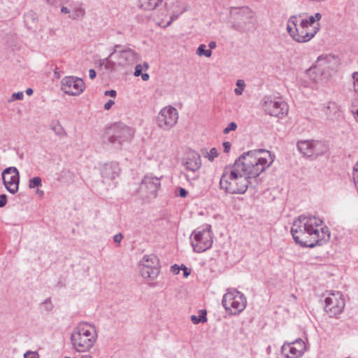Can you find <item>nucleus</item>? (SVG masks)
I'll list each match as a JSON object with an SVG mask.
<instances>
[{
	"instance_id": "nucleus-1",
	"label": "nucleus",
	"mask_w": 358,
	"mask_h": 358,
	"mask_svg": "<svg viewBox=\"0 0 358 358\" xmlns=\"http://www.w3.org/2000/svg\"><path fill=\"white\" fill-rule=\"evenodd\" d=\"M291 233L294 241L302 247L322 245L330 238L328 227L315 216H299L292 223Z\"/></svg>"
},
{
	"instance_id": "nucleus-2",
	"label": "nucleus",
	"mask_w": 358,
	"mask_h": 358,
	"mask_svg": "<svg viewBox=\"0 0 358 358\" xmlns=\"http://www.w3.org/2000/svg\"><path fill=\"white\" fill-rule=\"evenodd\" d=\"M273 162L270 152L260 149L243 153L234 165L250 180L258 177Z\"/></svg>"
},
{
	"instance_id": "nucleus-3",
	"label": "nucleus",
	"mask_w": 358,
	"mask_h": 358,
	"mask_svg": "<svg viewBox=\"0 0 358 358\" xmlns=\"http://www.w3.org/2000/svg\"><path fill=\"white\" fill-rule=\"evenodd\" d=\"M251 185V180L234 165L225 167L220 180V189L230 194H244Z\"/></svg>"
},
{
	"instance_id": "nucleus-4",
	"label": "nucleus",
	"mask_w": 358,
	"mask_h": 358,
	"mask_svg": "<svg viewBox=\"0 0 358 358\" xmlns=\"http://www.w3.org/2000/svg\"><path fill=\"white\" fill-rule=\"evenodd\" d=\"M141 59V55L132 48L117 44L113 47L112 52L103 62L107 70L115 71L118 67L132 66Z\"/></svg>"
},
{
	"instance_id": "nucleus-5",
	"label": "nucleus",
	"mask_w": 358,
	"mask_h": 358,
	"mask_svg": "<svg viewBox=\"0 0 358 358\" xmlns=\"http://www.w3.org/2000/svg\"><path fill=\"white\" fill-rule=\"evenodd\" d=\"M97 336L94 325L87 322H80L71 333L72 348L79 352H88L96 342Z\"/></svg>"
},
{
	"instance_id": "nucleus-6",
	"label": "nucleus",
	"mask_w": 358,
	"mask_h": 358,
	"mask_svg": "<svg viewBox=\"0 0 358 358\" xmlns=\"http://www.w3.org/2000/svg\"><path fill=\"white\" fill-rule=\"evenodd\" d=\"M134 131L129 127L118 124L109 129L103 137V143L114 149H120L124 142H129Z\"/></svg>"
},
{
	"instance_id": "nucleus-7",
	"label": "nucleus",
	"mask_w": 358,
	"mask_h": 358,
	"mask_svg": "<svg viewBox=\"0 0 358 358\" xmlns=\"http://www.w3.org/2000/svg\"><path fill=\"white\" fill-rule=\"evenodd\" d=\"M222 304L227 311L232 315H238L246 307L247 300L243 294L236 289L228 290L224 294Z\"/></svg>"
},
{
	"instance_id": "nucleus-8",
	"label": "nucleus",
	"mask_w": 358,
	"mask_h": 358,
	"mask_svg": "<svg viewBox=\"0 0 358 358\" xmlns=\"http://www.w3.org/2000/svg\"><path fill=\"white\" fill-rule=\"evenodd\" d=\"M262 106L266 114L280 118L287 115L289 111L287 103L281 98L264 97Z\"/></svg>"
},
{
	"instance_id": "nucleus-9",
	"label": "nucleus",
	"mask_w": 358,
	"mask_h": 358,
	"mask_svg": "<svg viewBox=\"0 0 358 358\" xmlns=\"http://www.w3.org/2000/svg\"><path fill=\"white\" fill-rule=\"evenodd\" d=\"M190 238L192 246L196 252H204L213 244L212 233L208 228L201 231L194 230Z\"/></svg>"
},
{
	"instance_id": "nucleus-10",
	"label": "nucleus",
	"mask_w": 358,
	"mask_h": 358,
	"mask_svg": "<svg viewBox=\"0 0 358 358\" xmlns=\"http://www.w3.org/2000/svg\"><path fill=\"white\" fill-rule=\"evenodd\" d=\"M178 120V110L171 106L163 108L156 118L157 126L163 130H170L177 123Z\"/></svg>"
},
{
	"instance_id": "nucleus-11",
	"label": "nucleus",
	"mask_w": 358,
	"mask_h": 358,
	"mask_svg": "<svg viewBox=\"0 0 358 358\" xmlns=\"http://www.w3.org/2000/svg\"><path fill=\"white\" fill-rule=\"evenodd\" d=\"M141 273L144 278L154 280L158 276L160 265L159 260L155 255H144L141 260Z\"/></svg>"
},
{
	"instance_id": "nucleus-12",
	"label": "nucleus",
	"mask_w": 358,
	"mask_h": 358,
	"mask_svg": "<svg viewBox=\"0 0 358 358\" xmlns=\"http://www.w3.org/2000/svg\"><path fill=\"white\" fill-rule=\"evenodd\" d=\"M308 350L305 342L301 338H297L292 342H285L280 349L283 358H301Z\"/></svg>"
},
{
	"instance_id": "nucleus-13",
	"label": "nucleus",
	"mask_w": 358,
	"mask_h": 358,
	"mask_svg": "<svg viewBox=\"0 0 358 358\" xmlns=\"http://www.w3.org/2000/svg\"><path fill=\"white\" fill-rule=\"evenodd\" d=\"M345 300L340 292H331L325 299V311L330 317L341 314L345 308Z\"/></svg>"
},
{
	"instance_id": "nucleus-14",
	"label": "nucleus",
	"mask_w": 358,
	"mask_h": 358,
	"mask_svg": "<svg viewBox=\"0 0 358 358\" xmlns=\"http://www.w3.org/2000/svg\"><path fill=\"white\" fill-rule=\"evenodd\" d=\"M62 90L67 94L78 96L85 90L84 81L78 77L66 76L62 80Z\"/></svg>"
},
{
	"instance_id": "nucleus-15",
	"label": "nucleus",
	"mask_w": 358,
	"mask_h": 358,
	"mask_svg": "<svg viewBox=\"0 0 358 358\" xmlns=\"http://www.w3.org/2000/svg\"><path fill=\"white\" fill-rule=\"evenodd\" d=\"M3 183L6 189L11 194L18 191L20 175L15 167H8L2 172Z\"/></svg>"
},
{
	"instance_id": "nucleus-16",
	"label": "nucleus",
	"mask_w": 358,
	"mask_h": 358,
	"mask_svg": "<svg viewBox=\"0 0 358 358\" xmlns=\"http://www.w3.org/2000/svg\"><path fill=\"white\" fill-rule=\"evenodd\" d=\"M66 6L61 7V13L69 14V17L73 20H79L85 15V9L82 2L78 1H67Z\"/></svg>"
},
{
	"instance_id": "nucleus-17",
	"label": "nucleus",
	"mask_w": 358,
	"mask_h": 358,
	"mask_svg": "<svg viewBox=\"0 0 358 358\" xmlns=\"http://www.w3.org/2000/svg\"><path fill=\"white\" fill-rule=\"evenodd\" d=\"M185 168L193 173V176L186 175L187 179L190 178L196 180L199 178V175L196 173L201 166V160L199 154L195 151L191 150L187 153L186 158L183 162Z\"/></svg>"
},
{
	"instance_id": "nucleus-18",
	"label": "nucleus",
	"mask_w": 358,
	"mask_h": 358,
	"mask_svg": "<svg viewBox=\"0 0 358 358\" xmlns=\"http://www.w3.org/2000/svg\"><path fill=\"white\" fill-rule=\"evenodd\" d=\"M320 23L316 27H310L300 22L296 31L294 41L298 43H306L310 41L320 30Z\"/></svg>"
},
{
	"instance_id": "nucleus-19",
	"label": "nucleus",
	"mask_w": 358,
	"mask_h": 358,
	"mask_svg": "<svg viewBox=\"0 0 358 358\" xmlns=\"http://www.w3.org/2000/svg\"><path fill=\"white\" fill-rule=\"evenodd\" d=\"M159 187V179L157 177L145 176L141 184V189L145 187L148 193L154 196L156 195Z\"/></svg>"
},
{
	"instance_id": "nucleus-20",
	"label": "nucleus",
	"mask_w": 358,
	"mask_h": 358,
	"mask_svg": "<svg viewBox=\"0 0 358 358\" xmlns=\"http://www.w3.org/2000/svg\"><path fill=\"white\" fill-rule=\"evenodd\" d=\"M120 168L117 163L110 162L106 164L101 169V176L103 179L114 180L118 176Z\"/></svg>"
},
{
	"instance_id": "nucleus-21",
	"label": "nucleus",
	"mask_w": 358,
	"mask_h": 358,
	"mask_svg": "<svg viewBox=\"0 0 358 358\" xmlns=\"http://www.w3.org/2000/svg\"><path fill=\"white\" fill-rule=\"evenodd\" d=\"M313 141H300L297 143V148L304 156L313 157Z\"/></svg>"
},
{
	"instance_id": "nucleus-22",
	"label": "nucleus",
	"mask_w": 358,
	"mask_h": 358,
	"mask_svg": "<svg viewBox=\"0 0 358 358\" xmlns=\"http://www.w3.org/2000/svg\"><path fill=\"white\" fill-rule=\"evenodd\" d=\"M301 15H292L287 21V31L290 35V36L294 40V37L296 35V31L298 29V18Z\"/></svg>"
},
{
	"instance_id": "nucleus-23",
	"label": "nucleus",
	"mask_w": 358,
	"mask_h": 358,
	"mask_svg": "<svg viewBox=\"0 0 358 358\" xmlns=\"http://www.w3.org/2000/svg\"><path fill=\"white\" fill-rule=\"evenodd\" d=\"M162 1L163 0H138V6L145 10H152Z\"/></svg>"
},
{
	"instance_id": "nucleus-24",
	"label": "nucleus",
	"mask_w": 358,
	"mask_h": 358,
	"mask_svg": "<svg viewBox=\"0 0 358 358\" xmlns=\"http://www.w3.org/2000/svg\"><path fill=\"white\" fill-rule=\"evenodd\" d=\"M313 156H319L324 154L328 150L327 145L320 141H313Z\"/></svg>"
},
{
	"instance_id": "nucleus-25",
	"label": "nucleus",
	"mask_w": 358,
	"mask_h": 358,
	"mask_svg": "<svg viewBox=\"0 0 358 358\" xmlns=\"http://www.w3.org/2000/svg\"><path fill=\"white\" fill-rule=\"evenodd\" d=\"M37 20V14L32 10L28 11L24 15V22L25 27L29 29H31L33 27V26L36 24Z\"/></svg>"
},
{
	"instance_id": "nucleus-26",
	"label": "nucleus",
	"mask_w": 358,
	"mask_h": 358,
	"mask_svg": "<svg viewBox=\"0 0 358 358\" xmlns=\"http://www.w3.org/2000/svg\"><path fill=\"white\" fill-rule=\"evenodd\" d=\"M306 73L310 78V79L315 83H318L322 80L321 71L316 67L310 68L307 70Z\"/></svg>"
},
{
	"instance_id": "nucleus-27",
	"label": "nucleus",
	"mask_w": 358,
	"mask_h": 358,
	"mask_svg": "<svg viewBox=\"0 0 358 358\" xmlns=\"http://www.w3.org/2000/svg\"><path fill=\"white\" fill-rule=\"evenodd\" d=\"M191 320L195 324H197L199 323L206 322L207 321L206 311L205 310H201L199 311V315L198 316H196V315L191 316Z\"/></svg>"
},
{
	"instance_id": "nucleus-28",
	"label": "nucleus",
	"mask_w": 358,
	"mask_h": 358,
	"mask_svg": "<svg viewBox=\"0 0 358 358\" xmlns=\"http://www.w3.org/2000/svg\"><path fill=\"white\" fill-rule=\"evenodd\" d=\"M50 127L57 135L60 136L65 133L63 127L57 120H52L50 124Z\"/></svg>"
},
{
	"instance_id": "nucleus-29",
	"label": "nucleus",
	"mask_w": 358,
	"mask_h": 358,
	"mask_svg": "<svg viewBox=\"0 0 358 358\" xmlns=\"http://www.w3.org/2000/svg\"><path fill=\"white\" fill-rule=\"evenodd\" d=\"M196 54L199 56H206V57H210L212 55V51L210 50H206V45L204 44H201L197 48Z\"/></svg>"
},
{
	"instance_id": "nucleus-30",
	"label": "nucleus",
	"mask_w": 358,
	"mask_h": 358,
	"mask_svg": "<svg viewBox=\"0 0 358 358\" xmlns=\"http://www.w3.org/2000/svg\"><path fill=\"white\" fill-rule=\"evenodd\" d=\"M188 10V6L187 5H185L183 6V8L179 10L177 13H173L171 16V19L170 20L167 22V24L166 26H169L173 21L176 20V19L178 18L179 15L182 14L183 13H185V11H187Z\"/></svg>"
},
{
	"instance_id": "nucleus-31",
	"label": "nucleus",
	"mask_w": 358,
	"mask_h": 358,
	"mask_svg": "<svg viewBox=\"0 0 358 358\" xmlns=\"http://www.w3.org/2000/svg\"><path fill=\"white\" fill-rule=\"evenodd\" d=\"M41 183H42L41 178L38 176H36L29 180V187L30 189H34L35 187L41 186Z\"/></svg>"
},
{
	"instance_id": "nucleus-32",
	"label": "nucleus",
	"mask_w": 358,
	"mask_h": 358,
	"mask_svg": "<svg viewBox=\"0 0 358 358\" xmlns=\"http://www.w3.org/2000/svg\"><path fill=\"white\" fill-rule=\"evenodd\" d=\"M315 19L313 15H311L308 17V19L302 20L301 23L306 25L307 27H313L317 26V23L315 24Z\"/></svg>"
},
{
	"instance_id": "nucleus-33",
	"label": "nucleus",
	"mask_w": 358,
	"mask_h": 358,
	"mask_svg": "<svg viewBox=\"0 0 358 358\" xmlns=\"http://www.w3.org/2000/svg\"><path fill=\"white\" fill-rule=\"evenodd\" d=\"M237 88L234 90V92L236 95H241L243 94L245 83L243 80H238L236 82Z\"/></svg>"
},
{
	"instance_id": "nucleus-34",
	"label": "nucleus",
	"mask_w": 358,
	"mask_h": 358,
	"mask_svg": "<svg viewBox=\"0 0 358 358\" xmlns=\"http://www.w3.org/2000/svg\"><path fill=\"white\" fill-rule=\"evenodd\" d=\"M351 111L356 121L358 122V97L354 99Z\"/></svg>"
},
{
	"instance_id": "nucleus-35",
	"label": "nucleus",
	"mask_w": 358,
	"mask_h": 358,
	"mask_svg": "<svg viewBox=\"0 0 358 358\" xmlns=\"http://www.w3.org/2000/svg\"><path fill=\"white\" fill-rule=\"evenodd\" d=\"M218 156V152L215 148H213L210 149V152L207 153L206 156L208 157V160L213 162L215 157Z\"/></svg>"
},
{
	"instance_id": "nucleus-36",
	"label": "nucleus",
	"mask_w": 358,
	"mask_h": 358,
	"mask_svg": "<svg viewBox=\"0 0 358 358\" xmlns=\"http://www.w3.org/2000/svg\"><path fill=\"white\" fill-rule=\"evenodd\" d=\"M353 180L356 187L358 188V162L356 163L353 168Z\"/></svg>"
},
{
	"instance_id": "nucleus-37",
	"label": "nucleus",
	"mask_w": 358,
	"mask_h": 358,
	"mask_svg": "<svg viewBox=\"0 0 358 358\" xmlns=\"http://www.w3.org/2000/svg\"><path fill=\"white\" fill-rule=\"evenodd\" d=\"M24 97V94L22 92H18L13 93L11 96V98L8 100V102L13 101L15 100H22Z\"/></svg>"
},
{
	"instance_id": "nucleus-38",
	"label": "nucleus",
	"mask_w": 358,
	"mask_h": 358,
	"mask_svg": "<svg viewBox=\"0 0 358 358\" xmlns=\"http://www.w3.org/2000/svg\"><path fill=\"white\" fill-rule=\"evenodd\" d=\"M238 15L241 17H243L244 15H247L246 18H249L252 17V11L248 8H243L238 13Z\"/></svg>"
},
{
	"instance_id": "nucleus-39",
	"label": "nucleus",
	"mask_w": 358,
	"mask_h": 358,
	"mask_svg": "<svg viewBox=\"0 0 358 358\" xmlns=\"http://www.w3.org/2000/svg\"><path fill=\"white\" fill-rule=\"evenodd\" d=\"M237 128V124L232 122L228 124V126L224 129L223 132L224 134H229L231 131L236 130Z\"/></svg>"
},
{
	"instance_id": "nucleus-40",
	"label": "nucleus",
	"mask_w": 358,
	"mask_h": 358,
	"mask_svg": "<svg viewBox=\"0 0 358 358\" xmlns=\"http://www.w3.org/2000/svg\"><path fill=\"white\" fill-rule=\"evenodd\" d=\"M352 79L354 83V90L355 92L358 93V72L353 73Z\"/></svg>"
},
{
	"instance_id": "nucleus-41",
	"label": "nucleus",
	"mask_w": 358,
	"mask_h": 358,
	"mask_svg": "<svg viewBox=\"0 0 358 358\" xmlns=\"http://www.w3.org/2000/svg\"><path fill=\"white\" fill-rule=\"evenodd\" d=\"M24 358H39V355L37 352L33 351H27L24 355Z\"/></svg>"
},
{
	"instance_id": "nucleus-42",
	"label": "nucleus",
	"mask_w": 358,
	"mask_h": 358,
	"mask_svg": "<svg viewBox=\"0 0 358 358\" xmlns=\"http://www.w3.org/2000/svg\"><path fill=\"white\" fill-rule=\"evenodd\" d=\"M143 67L141 64H137L135 67L134 75L136 77L140 76L142 74Z\"/></svg>"
},
{
	"instance_id": "nucleus-43",
	"label": "nucleus",
	"mask_w": 358,
	"mask_h": 358,
	"mask_svg": "<svg viewBox=\"0 0 358 358\" xmlns=\"http://www.w3.org/2000/svg\"><path fill=\"white\" fill-rule=\"evenodd\" d=\"M7 203V196L6 194L0 195V208H3Z\"/></svg>"
},
{
	"instance_id": "nucleus-44",
	"label": "nucleus",
	"mask_w": 358,
	"mask_h": 358,
	"mask_svg": "<svg viewBox=\"0 0 358 358\" xmlns=\"http://www.w3.org/2000/svg\"><path fill=\"white\" fill-rule=\"evenodd\" d=\"M181 269L183 271V276L185 278H187L190 275V270L187 268L185 265H181L180 270Z\"/></svg>"
},
{
	"instance_id": "nucleus-45",
	"label": "nucleus",
	"mask_w": 358,
	"mask_h": 358,
	"mask_svg": "<svg viewBox=\"0 0 358 358\" xmlns=\"http://www.w3.org/2000/svg\"><path fill=\"white\" fill-rule=\"evenodd\" d=\"M123 238V235L121 233H118L113 236L114 242L120 244Z\"/></svg>"
},
{
	"instance_id": "nucleus-46",
	"label": "nucleus",
	"mask_w": 358,
	"mask_h": 358,
	"mask_svg": "<svg viewBox=\"0 0 358 358\" xmlns=\"http://www.w3.org/2000/svg\"><path fill=\"white\" fill-rule=\"evenodd\" d=\"M115 102L113 100L110 99L108 100L103 106V108L106 110L110 109L113 105H114Z\"/></svg>"
},
{
	"instance_id": "nucleus-47",
	"label": "nucleus",
	"mask_w": 358,
	"mask_h": 358,
	"mask_svg": "<svg viewBox=\"0 0 358 358\" xmlns=\"http://www.w3.org/2000/svg\"><path fill=\"white\" fill-rule=\"evenodd\" d=\"M104 94L106 96H110L111 97H115L116 96V94H117V92L114 90H110L105 91Z\"/></svg>"
},
{
	"instance_id": "nucleus-48",
	"label": "nucleus",
	"mask_w": 358,
	"mask_h": 358,
	"mask_svg": "<svg viewBox=\"0 0 358 358\" xmlns=\"http://www.w3.org/2000/svg\"><path fill=\"white\" fill-rule=\"evenodd\" d=\"M187 194V191L182 188V187H180L179 188V190H178V195L182 198H185Z\"/></svg>"
},
{
	"instance_id": "nucleus-49",
	"label": "nucleus",
	"mask_w": 358,
	"mask_h": 358,
	"mask_svg": "<svg viewBox=\"0 0 358 358\" xmlns=\"http://www.w3.org/2000/svg\"><path fill=\"white\" fill-rule=\"evenodd\" d=\"M224 152L228 153L231 148V143L229 142H224L223 143Z\"/></svg>"
},
{
	"instance_id": "nucleus-50",
	"label": "nucleus",
	"mask_w": 358,
	"mask_h": 358,
	"mask_svg": "<svg viewBox=\"0 0 358 358\" xmlns=\"http://www.w3.org/2000/svg\"><path fill=\"white\" fill-rule=\"evenodd\" d=\"M171 271L175 274H178L180 271V267L178 266L177 264H174L171 266Z\"/></svg>"
},
{
	"instance_id": "nucleus-51",
	"label": "nucleus",
	"mask_w": 358,
	"mask_h": 358,
	"mask_svg": "<svg viewBox=\"0 0 358 358\" xmlns=\"http://www.w3.org/2000/svg\"><path fill=\"white\" fill-rule=\"evenodd\" d=\"M96 71L94 69H90V71H89V77H90V79H94V78H96Z\"/></svg>"
},
{
	"instance_id": "nucleus-52",
	"label": "nucleus",
	"mask_w": 358,
	"mask_h": 358,
	"mask_svg": "<svg viewBox=\"0 0 358 358\" xmlns=\"http://www.w3.org/2000/svg\"><path fill=\"white\" fill-rule=\"evenodd\" d=\"M141 76V78L143 81H147L150 78V76L147 73H142V74Z\"/></svg>"
},
{
	"instance_id": "nucleus-53",
	"label": "nucleus",
	"mask_w": 358,
	"mask_h": 358,
	"mask_svg": "<svg viewBox=\"0 0 358 358\" xmlns=\"http://www.w3.org/2000/svg\"><path fill=\"white\" fill-rule=\"evenodd\" d=\"M216 43L215 41H210L209 43H208V47H209V50H212V49H215L216 48Z\"/></svg>"
},
{
	"instance_id": "nucleus-54",
	"label": "nucleus",
	"mask_w": 358,
	"mask_h": 358,
	"mask_svg": "<svg viewBox=\"0 0 358 358\" xmlns=\"http://www.w3.org/2000/svg\"><path fill=\"white\" fill-rule=\"evenodd\" d=\"M313 16L316 21H319L322 18V15L320 13H315V15Z\"/></svg>"
},
{
	"instance_id": "nucleus-55",
	"label": "nucleus",
	"mask_w": 358,
	"mask_h": 358,
	"mask_svg": "<svg viewBox=\"0 0 358 358\" xmlns=\"http://www.w3.org/2000/svg\"><path fill=\"white\" fill-rule=\"evenodd\" d=\"M48 4L53 5L57 3V0H45Z\"/></svg>"
},
{
	"instance_id": "nucleus-56",
	"label": "nucleus",
	"mask_w": 358,
	"mask_h": 358,
	"mask_svg": "<svg viewBox=\"0 0 358 358\" xmlns=\"http://www.w3.org/2000/svg\"><path fill=\"white\" fill-rule=\"evenodd\" d=\"M26 94L29 96L33 94V90L31 88H27L26 90Z\"/></svg>"
},
{
	"instance_id": "nucleus-57",
	"label": "nucleus",
	"mask_w": 358,
	"mask_h": 358,
	"mask_svg": "<svg viewBox=\"0 0 358 358\" xmlns=\"http://www.w3.org/2000/svg\"><path fill=\"white\" fill-rule=\"evenodd\" d=\"M142 66H143V69H145V70H148L149 68V65L147 62H144L143 65H142Z\"/></svg>"
},
{
	"instance_id": "nucleus-58",
	"label": "nucleus",
	"mask_w": 358,
	"mask_h": 358,
	"mask_svg": "<svg viewBox=\"0 0 358 358\" xmlns=\"http://www.w3.org/2000/svg\"><path fill=\"white\" fill-rule=\"evenodd\" d=\"M73 358H92L90 355H83L80 357H73Z\"/></svg>"
},
{
	"instance_id": "nucleus-59",
	"label": "nucleus",
	"mask_w": 358,
	"mask_h": 358,
	"mask_svg": "<svg viewBox=\"0 0 358 358\" xmlns=\"http://www.w3.org/2000/svg\"><path fill=\"white\" fill-rule=\"evenodd\" d=\"M49 301H50V299H46V300L44 301V303H48Z\"/></svg>"
},
{
	"instance_id": "nucleus-60",
	"label": "nucleus",
	"mask_w": 358,
	"mask_h": 358,
	"mask_svg": "<svg viewBox=\"0 0 358 358\" xmlns=\"http://www.w3.org/2000/svg\"><path fill=\"white\" fill-rule=\"evenodd\" d=\"M43 192H39V194H43Z\"/></svg>"
},
{
	"instance_id": "nucleus-61",
	"label": "nucleus",
	"mask_w": 358,
	"mask_h": 358,
	"mask_svg": "<svg viewBox=\"0 0 358 358\" xmlns=\"http://www.w3.org/2000/svg\"><path fill=\"white\" fill-rule=\"evenodd\" d=\"M43 192H39V194H43Z\"/></svg>"
},
{
	"instance_id": "nucleus-62",
	"label": "nucleus",
	"mask_w": 358,
	"mask_h": 358,
	"mask_svg": "<svg viewBox=\"0 0 358 358\" xmlns=\"http://www.w3.org/2000/svg\"><path fill=\"white\" fill-rule=\"evenodd\" d=\"M345 358H350V357H345Z\"/></svg>"
},
{
	"instance_id": "nucleus-63",
	"label": "nucleus",
	"mask_w": 358,
	"mask_h": 358,
	"mask_svg": "<svg viewBox=\"0 0 358 358\" xmlns=\"http://www.w3.org/2000/svg\"><path fill=\"white\" fill-rule=\"evenodd\" d=\"M66 358H70V357H66Z\"/></svg>"
}]
</instances>
